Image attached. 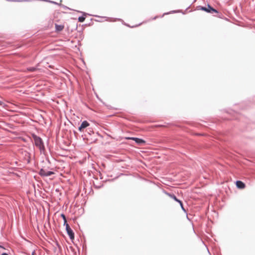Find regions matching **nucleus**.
<instances>
[{
    "label": "nucleus",
    "mask_w": 255,
    "mask_h": 255,
    "mask_svg": "<svg viewBox=\"0 0 255 255\" xmlns=\"http://www.w3.org/2000/svg\"><path fill=\"white\" fill-rule=\"evenodd\" d=\"M198 9L205 11L208 13H213L214 12L218 13V11L212 7L210 5L208 4L207 6H198Z\"/></svg>",
    "instance_id": "nucleus-1"
},
{
    "label": "nucleus",
    "mask_w": 255,
    "mask_h": 255,
    "mask_svg": "<svg viewBox=\"0 0 255 255\" xmlns=\"http://www.w3.org/2000/svg\"><path fill=\"white\" fill-rule=\"evenodd\" d=\"M167 194L171 198H172L174 201H176L177 202H178L180 204V206L182 209V210L184 212H186V210H185V209L184 208V206H183V203L182 202L178 199L176 197V196L174 194H171V193H167Z\"/></svg>",
    "instance_id": "nucleus-2"
},
{
    "label": "nucleus",
    "mask_w": 255,
    "mask_h": 255,
    "mask_svg": "<svg viewBox=\"0 0 255 255\" xmlns=\"http://www.w3.org/2000/svg\"><path fill=\"white\" fill-rule=\"evenodd\" d=\"M54 173L52 171H47L44 169H41L39 172V175L43 177L49 176H51V175L54 174Z\"/></svg>",
    "instance_id": "nucleus-3"
},
{
    "label": "nucleus",
    "mask_w": 255,
    "mask_h": 255,
    "mask_svg": "<svg viewBox=\"0 0 255 255\" xmlns=\"http://www.w3.org/2000/svg\"><path fill=\"white\" fill-rule=\"evenodd\" d=\"M64 226H66V230L70 238L71 239H73L74 238V234L72 230L70 228L69 225L68 224L64 225Z\"/></svg>",
    "instance_id": "nucleus-4"
},
{
    "label": "nucleus",
    "mask_w": 255,
    "mask_h": 255,
    "mask_svg": "<svg viewBox=\"0 0 255 255\" xmlns=\"http://www.w3.org/2000/svg\"><path fill=\"white\" fill-rule=\"evenodd\" d=\"M128 140H132L134 141L136 143H144L145 142V141L143 139L137 137L128 136Z\"/></svg>",
    "instance_id": "nucleus-5"
},
{
    "label": "nucleus",
    "mask_w": 255,
    "mask_h": 255,
    "mask_svg": "<svg viewBox=\"0 0 255 255\" xmlns=\"http://www.w3.org/2000/svg\"><path fill=\"white\" fill-rule=\"evenodd\" d=\"M89 126V123L87 121H85L82 122L81 126L79 127V130L80 131H82L84 128L88 127Z\"/></svg>",
    "instance_id": "nucleus-6"
},
{
    "label": "nucleus",
    "mask_w": 255,
    "mask_h": 255,
    "mask_svg": "<svg viewBox=\"0 0 255 255\" xmlns=\"http://www.w3.org/2000/svg\"><path fill=\"white\" fill-rule=\"evenodd\" d=\"M236 186L237 187V188L239 189H244L246 185L243 182L240 180H238L236 181Z\"/></svg>",
    "instance_id": "nucleus-7"
},
{
    "label": "nucleus",
    "mask_w": 255,
    "mask_h": 255,
    "mask_svg": "<svg viewBox=\"0 0 255 255\" xmlns=\"http://www.w3.org/2000/svg\"><path fill=\"white\" fill-rule=\"evenodd\" d=\"M33 138L34 140L35 143H43L42 140L40 137L36 135H33Z\"/></svg>",
    "instance_id": "nucleus-8"
},
{
    "label": "nucleus",
    "mask_w": 255,
    "mask_h": 255,
    "mask_svg": "<svg viewBox=\"0 0 255 255\" xmlns=\"http://www.w3.org/2000/svg\"><path fill=\"white\" fill-rule=\"evenodd\" d=\"M35 145L40 150L41 153H43V154L45 153V149L44 144H35Z\"/></svg>",
    "instance_id": "nucleus-9"
},
{
    "label": "nucleus",
    "mask_w": 255,
    "mask_h": 255,
    "mask_svg": "<svg viewBox=\"0 0 255 255\" xmlns=\"http://www.w3.org/2000/svg\"><path fill=\"white\" fill-rule=\"evenodd\" d=\"M64 28V25H58L57 24H55V29L57 31H61Z\"/></svg>",
    "instance_id": "nucleus-10"
},
{
    "label": "nucleus",
    "mask_w": 255,
    "mask_h": 255,
    "mask_svg": "<svg viewBox=\"0 0 255 255\" xmlns=\"http://www.w3.org/2000/svg\"><path fill=\"white\" fill-rule=\"evenodd\" d=\"M36 70V68L34 67H31L27 68L26 70L29 72H33L35 71Z\"/></svg>",
    "instance_id": "nucleus-11"
},
{
    "label": "nucleus",
    "mask_w": 255,
    "mask_h": 255,
    "mask_svg": "<svg viewBox=\"0 0 255 255\" xmlns=\"http://www.w3.org/2000/svg\"><path fill=\"white\" fill-rule=\"evenodd\" d=\"M61 216L62 217L63 219L64 220V225L67 224L65 216L63 214H62Z\"/></svg>",
    "instance_id": "nucleus-12"
},
{
    "label": "nucleus",
    "mask_w": 255,
    "mask_h": 255,
    "mask_svg": "<svg viewBox=\"0 0 255 255\" xmlns=\"http://www.w3.org/2000/svg\"><path fill=\"white\" fill-rule=\"evenodd\" d=\"M85 20V17L84 16H80L78 18V20L79 22H82Z\"/></svg>",
    "instance_id": "nucleus-13"
},
{
    "label": "nucleus",
    "mask_w": 255,
    "mask_h": 255,
    "mask_svg": "<svg viewBox=\"0 0 255 255\" xmlns=\"http://www.w3.org/2000/svg\"><path fill=\"white\" fill-rule=\"evenodd\" d=\"M1 255H8L7 254H6V253H2L1 254Z\"/></svg>",
    "instance_id": "nucleus-14"
},
{
    "label": "nucleus",
    "mask_w": 255,
    "mask_h": 255,
    "mask_svg": "<svg viewBox=\"0 0 255 255\" xmlns=\"http://www.w3.org/2000/svg\"><path fill=\"white\" fill-rule=\"evenodd\" d=\"M0 248L4 249V248L3 246H1V245H0Z\"/></svg>",
    "instance_id": "nucleus-15"
},
{
    "label": "nucleus",
    "mask_w": 255,
    "mask_h": 255,
    "mask_svg": "<svg viewBox=\"0 0 255 255\" xmlns=\"http://www.w3.org/2000/svg\"><path fill=\"white\" fill-rule=\"evenodd\" d=\"M35 255V252H33L32 253V255Z\"/></svg>",
    "instance_id": "nucleus-16"
},
{
    "label": "nucleus",
    "mask_w": 255,
    "mask_h": 255,
    "mask_svg": "<svg viewBox=\"0 0 255 255\" xmlns=\"http://www.w3.org/2000/svg\"><path fill=\"white\" fill-rule=\"evenodd\" d=\"M2 104H3V103L1 101H0V105L1 106V105H2Z\"/></svg>",
    "instance_id": "nucleus-17"
},
{
    "label": "nucleus",
    "mask_w": 255,
    "mask_h": 255,
    "mask_svg": "<svg viewBox=\"0 0 255 255\" xmlns=\"http://www.w3.org/2000/svg\"><path fill=\"white\" fill-rule=\"evenodd\" d=\"M175 12H176V11H174V10H173V11H172L170 13H175Z\"/></svg>",
    "instance_id": "nucleus-18"
},
{
    "label": "nucleus",
    "mask_w": 255,
    "mask_h": 255,
    "mask_svg": "<svg viewBox=\"0 0 255 255\" xmlns=\"http://www.w3.org/2000/svg\"><path fill=\"white\" fill-rule=\"evenodd\" d=\"M60 148H62V149H64V148L62 146H60Z\"/></svg>",
    "instance_id": "nucleus-19"
},
{
    "label": "nucleus",
    "mask_w": 255,
    "mask_h": 255,
    "mask_svg": "<svg viewBox=\"0 0 255 255\" xmlns=\"http://www.w3.org/2000/svg\"><path fill=\"white\" fill-rule=\"evenodd\" d=\"M168 14V13H164L163 15H164V14Z\"/></svg>",
    "instance_id": "nucleus-20"
}]
</instances>
